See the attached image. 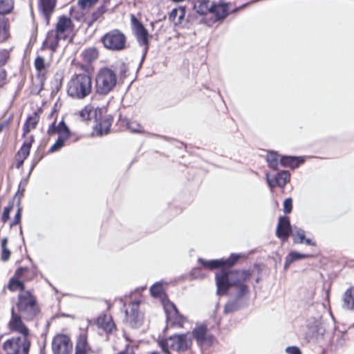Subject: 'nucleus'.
<instances>
[{
  "label": "nucleus",
  "instance_id": "obj_1",
  "mask_svg": "<svg viewBox=\"0 0 354 354\" xmlns=\"http://www.w3.org/2000/svg\"><path fill=\"white\" fill-rule=\"evenodd\" d=\"M16 307L10 310V319L8 328L11 332L20 334L19 336L8 339L2 346L6 354H29L31 342L29 339L30 330L24 321H33L40 313V308L35 296L30 290L20 292L17 297Z\"/></svg>",
  "mask_w": 354,
  "mask_h": 354
},
{
  "label": "nucleus",
  "instance_id": "obj_2",
  "mask_svg": "<svg viewBox=\"0 0 354 354\" xmlns=\"http://www.w3.org/2000/svg\"><path fill=\"white\" fill-rule=\"evenodd\" d=\"M252 275L248 270H221L215 274L216 294L218 296L227 295L230 288L235 287V297L230 299L225 304L223 313H232L248 307L249 299L246 295L250 290L245 281Z\"/></svg>",
  "mask_w": 354,
  "mask_h": 354
},
{
  "label": "nucleus",
  "instance_id": "obj_3",
  "mask_svg": "<svg viewBox=\"0 0 354 354\" xmlns=\"http://www.w3.org/2000/svg\"><path fill=\"white\" fill-rule=\"evenodd\" d=\"M158 344L165 354H171L169 349L178 353H184L191 349L192 337L188 333L170 335L167 338L158 339Z\"/></svg>",
  "mask_w": 354,
  "mask_h": 354
},
{
  "label": "nucleus",
  "instance_id": "obj_4",
  "mask_svg": "<svg viewBox=\"0 0 354 354\" xmlns=\"http://www.w3.org/2000/svg\"><path fill=\"white\" fill-rule=\"evenodd\" d=\"M92 91L91 77L85 73L74 75L68 83L67 93L75 99L82 100Z\"/></svg>",
  "mask_w": 354,
  "mask_h": 354
},
{
  "label": "nucleus",
  "instance_id": "obj_5",
  "mask_svg": "<svg viewBox=\"0 0 354 354\" xmlns=\"http://www.w3.org/2000/svg\"><path fill=\"white\" fill-rule=\"evenodd\" d=\"M117 75L114 71L109 67L101 68L95 75V93L105 96L110 93L116 86Z\"/></svg>",
  "mask_w": 354,
  "mask_h": 354
},
{
  "label": "nucleus",
  "instance_id": "obj_6",
  "mask_svg": "<svg viewBox=\"0 0 354 354\" xmlns=\"http://www.w3.org/2000/svg\"><path fill=\"white\" fill-rule=\"evenodd\" d=\"M101 41L106 48L120 51L126 48L127 37L120 30L114 29L106 32L101 38Z\"/></svg>",
  "mask_w": 354,
  "mask_h": 354
},
{
  "label": "nucleus",
  "instance_id": "obj_7",
  "mask_svg": "<svg viewBox=\"0 0 354 354\" xmlns=\"http://www.w3.org/2000/svg\"><path fill=\"white\" fill-rule=\"evenodd\" d=\"M241 257V254L232 253L227 259H218L212 260H205L203 258H198V262L200 265L206 269L212 270L215 269L221 268V270H226L234 266ZM220 271V270H218Z\"/></svg>",
  "mask_w": 354,
  "mask_h": 354
},
{
  "label": "nucleus",
  "instance_id": "obj_8",
  "mask_svg": "<svg viewBox=\"0 0 354 354\" xmlns=\"http://www.w3.org/2000/svg\"><path fill=\"white\" fill-rule=\"evenodd\" d=\"M37 274V267L35 266L32 268L28 267H19L18 268L15 275L10 278L8 284V288L10 291H15L17 290H21V292L25 291L24 283L19 280L18 278L24 277L27 280H30L32 277Z\"/></svg>",
  "mask_w": 354,
  "mask_h": 354
},
{
  "label": "nucleus",
  "instance_id": "obj_9",
  "mask_svg": "<svg viewBox=\"0 0 354 354\" xmlns=\"http://www.w3.org/2000/svg\"><path fill=\"white\" fill-rule=\"evenodd\" d=\"M140 301L135 300L129 304V307L124 310L125 322L132 328H140L144 319V315L139 310Z\"/></svg>",
  "mask_w": 354,
  "mask_h": 354
},
{
  "label": "nucleus",
  "instance_id": "obj_10",
  "mask_svg": "<svg viewBox=\"0 0 354 354\" xmlns=\"http://www.w3.org/2000/svg\"><path fill=\"white\" fill-rule=\"evenodd\" d=\"M189 336L192 339L196 340L197 345L200 347L210 346L214 340V335L208 333L207 327L205 324H196Z\"/></svg>",
  "mask_w": 354,
  "mask_h": 354
},
{
  "label": "nucleus",
  "instance_id": "obj_11",
  "mask_svg": "<svg viewBox=\"0 0 354 354\" xmlns=\"http://www.w3.org/2000/svg\"><path fill=\"white\" fill-rule=\"evenodd\" d=\"M131 29L140 46H149V34L143 24L133 15H131Z\"/></svg>",
  "mask_w": 354,
  "mask_h": 354
},
{
  "label": "nucleus",
  "instance_id": "obj_12",
  "mask_svg": "<svg viewBox=\"0 0 354 354\" xmlns=\"http://www.w3.org/2000/svg\"><path fill=\"white\" fill-rule=\"evenodd\" d=\"M73 344L66 335L58 334L52 341L53 354H71Z\"/></svg>",
  "mask_w": 354,
  "mask_h": 354
},
{
  "label": "nucleus",
  "instance_id": "obj_13",
  "mask_svg": "<svg viewBox=\"0 0 354 354\" xmlns=\"http://www.w3.org/2000/svg\"><path fill=\"white\" fill-rule=\"evenodd\" d=\"M94 122V129L96 130L97 136H102L109 132L113 118L110 115H103V110L100 109V112L95 116Z\"/></svg>",
  "mask_w": 354,
  "mask_h": 354
},
{
  "label": "nucleus",
  "instance_id": "obj_14",
  "mask_svg": "<svg viewBox=\"0 0 354 354\" xmlns=\"http://www.w3.org/2000/svg\"><path fill=\"white\" fill-rule=\"evenodd\" d=\"M290 173L288 170H282L276 173L272 178L266 174V181L270 189L279 187L283 189L290 180Z\"/></svg>",
  "mask_w": 354,
  "mask_h": 354
},
{
  "label": "nucleus",
  "instance_id": "obj_15",
  "mask_svg": "<svg viewBox=\"0 0 354 354\" xmlns=\"http://www.w3.org/2000/svg\"><path fill=\"white\" fill-rule=\"evenodd\" d=\"M292 232V227L289 217L287 216H280L276 228V236L282 241H286Z\"/></svg>",
  "mask_w": 354,
  "mask_h": 354
},
{
  "label": "nucleus",
  "instance_id": "obj_16",
  "mask_svg": "<svg viewBox=\"0 0 354 354\" xmlns=\"http://www.w3.org/2000/svg\"><path fill=\"white\" fill-rule=\"evenodd\" d=\"M66 36H62L54 30H49L47 32L46 39L43 41L41 49L48 48L53 53H55L58 46L59 40L63 38L66 39Z\"/></svg>",
  "mask_w": 354,
  "mask_h": 354
},
{
  "label": "nucleus",
  "instance_id": "obj_17",
  "mask_svg": "<svg viewBox=\"0 0 354 354\" xmlns=\"http://www.w3.org/2000/svg\"><path fill=\"white\" fill-rule=\"evenodd\" d=\"M304 161V158L301 156L282 155L280 157L279 163L281 167L295 169L303 164Z\"/></svg>",
  "mask_w": 354,
  "mask_h": 354
},
{
  "label": "nucleus",
  "instance_id": "obj_18",
  "mask_svg": "<svg viewBox=\"0 0 354 354\" xmlns=\"http://www.w3.org/2000/svg\"><path fill=\"white\" fill-rule=\"evenodd\" d=\"M212 9L210 10L209 13L214 15L216 21H222L227 17L229 11L227 3L221 2L217 3L212 2Z\"/></svg>",
  "mask_w": 354,
  "mask_h": 354
},
{
  "label": "nucleus",
  "instance_id": "obj_19",
  "mask_svg": "<svg viewBox=\"0 0 354 354\" xmlns=\"http://www.w3.org/2000/svg\"><path fill=\"white\" fill-rule=\"evenodd\" d=\"M96 324L106 333H112L113 331L116 329L115 324L112 317L106 315L99 316L96 319Z\"/></svg>",
  "mask_w": 354,
  "mask_h": 354
},
{
  "label": "nucleus",
  "instance_id": "obj_20",
  "mask_svg": "<svg viewBox=\"0 0 354 354\" xmlns=\"http://www.w3.org/2000/svg\"><path fill=\"white\" fill-rule=\"evenodd\" d=\"M57 3V0H39V7L41 10L47 24L53 12Z\"/></svg>",
  "mask_w": 354,
  "mask_h": 354
},
{
  "label": "nucleus",
  "instance_id": "obj_21",
  "mask_svg": "<svg viewBox=\"0 0 354 354\" xmlns=\"http://www.w3.org/2000/svg\"><path fill=\"white\" fill-rule=\"evenodd\" d=\"M189 1L193 10L200 15H205L207 12H210V10L212 9L209 0H189Z\"/></svg>",
  "mask_w": 354,
  "mask_h": 354
},
{
  "label": "nucleus",
  "instance_id": "obj_22",
  "mask_svg": "<svg viewBox=\"0 0 354 354\" xmlns=\"http://www.w3.org/2000/svg\"><path fill=\"white\" fill-rule=\"evenodd\" d=\"M39 121V115L37 111H34L32 114L29 115L23 126L22 137H25L32 129H35Z\"/></svg>",
  "mask_w": 354,
  "mask_h": 354
},
{
  "label": "nucleus",
  "instance_id": "obj_23",
  "mask_svg": "<svg viewBox=\"0 0 354 354\" xmlns=\"http://www.w3.org/2000/svg\"><path fill=\"white\" fill-rule=\"evenodd\" d=\"M106 12V8L104 4L100 6L95 10H94L90 17H86L84 22L87 26L91 27L95 22L103 19L104 14Z\"/></svg>",
  "mask_w": 354,
  "mask_h": 354
},
{
  "label": "nucleus",
  "instance_id": "obj_24",
  "mask_svg": "<svg viewBox=\"0 0 354 354\" xmlns=\"http://www.w3.org/2000/svg\"><path fill=\"white\" fill-rule=\"evenodd\" d=\"M281 156L277 151H268L266 157L268 167L274 171L278 170L279 165H280L279 160Z\"/></svg>",
  "mask_w": 354,
  "mask_h": 354
},
{
  "label": "nucleus",
  "instance_id": "obj_25",
  "mask_svg": "<svg viewBox=\"0 0 354 354\" xmlns=\"http://www.w3.org/2000/svg\"><path fill=\"white\" fill-rule=\"evenodd\" d=\"M344 309L354 310V286L348 288L343 295V304Z\"/></svg>",
  "mask_w": 354,
  "mask_h": 354
},
{
  "label": "nucleus",
  "instance_id": "obj_26",
  "mask_svg": "<svg viewBox=\"0 0 354 354\" xmlns=\"http://www.w3.org/2000/svg\"><path fill=\"white\" fill-rule=\"evenodd\" d=\"M35 141V137L31 135L28 139L24 141L21 148L17 153V157H22L26 159L30 154L32 145Z\"/></svg>",
  "mask_w": 354,
  "mask_h": 354
},
{
  "label": "nucleus",
  "instance_id": "obj_27",
  "mask_svg": "<svg viewBox=\"0 0 354 354\" xmlns=\"http://www.w3.org/2000/svg\"><path fill=\"white\" fill-rule=\"evenodd\" d=\"M10 26L8 18L0 15V43L6 41L10 37Z\"/></svg>",
  "mask_w": 354,
  "mask_h": 354
},
{
  "label": "nucleus",
  "instance_id": "obj_28",
  "mask_svg": "<svg viewBox=\"0 0 354 354\" xmlns=\"http://www.w3.org/2000/svg\"><path fill=\"white\" fill-rule=\"evenodd\" d=\"M72 24L71 19L66 16H62L59 17L56 28L54 31L58 32V34L64 36L65 32L70 28Z\"/></svg>",
  "mask_w": 354,
  "mask_h": 354
},
{
  "label": "nucleus",
  "instance_id": "obj_29",
  "mask_svg": "<svg viewBox=\"0 0 354 354\" xmlns=\"http://www.w3.org/2000/svg\"><path fill=\"white\" fill-rule=\"evenodd\" d=\"M185 321V317L179 311L171 314V315H168V317L166 319L167 323L170 322L171 326L177 327H182Z\"/></svg>",
  "mask_w": 354,
  "mask_h": 354
},
{
  "label": "nucleus",
  "instance_id": "obj_30",
  "mask_svg": "<svg viewBox=\"0 0 354 354\" xmlns=\"http://www.w3.org/2000/svg\"><path fill=\"white\" fill-rule=\"evenodd\" d=\"M99 112H100V109H93L86 106L80 111V116L84 120H91L93 118L95 119L97 114H99Z\"/></svg>",
  "mask_w": 354,
  "mask_h": 354
},
{
  "label": "nucleus",
  "instance_id": "obj_31",
  "mask_svg": "<svg viewBox=\"0 0 354 354\" xmlns=\"http://www.w3.org/2000/svg\"><path fill=\"white\" fill-rule=\"evenodd\" d=\"M58 136H62L66 140H68L71 136V131L64 120L62 119L57 124Z\"/></svg>",
  "mask_w": 354,
  "mask_h": 354
},
{
  "label": "nucleus",
  "instance_id": "obj_32",
  "mask_svg": "<svg viewBox=\"0 0 354 354\" xmlns=\"http://www.w3.org/2000/svg\"><path fill=\"white\" fill-rule=\"evenodd\" d=\"M14 8V0H0V15L5 16L12 12Z\"/></svg>",
  "mask_w": 354,
  "mask_h": 354
},
{
  "label": "nucleus",
  "instance_id": "obj_33",
  "mask_svg": "<svg viewBox=\"0 0 354 354\" xmlns=\"http://www.w3.org/2000/svg\"><path fill=\"white\" fill-rule=\"evenodd\" d=\"M8 238L3 237L1 241V259L3 261H8L10 259L11 252L10 250L7 248L8 245Z\"/></svg>",
  "mask_w": 354,
  "mask_h": 354
},
{
  "label": "nucleus",
  "instance_id": "obj_34",
  "mask_svg": "<svg viewBox=\"0 0 354 354\" xmlns=\"http://www.w3.org/2000/svg\"><path fill=\"white\" fill-rule=\"evenodd\" d=\"M294 231L292 232V236L293 237L294 243H304L305 240V231L297 226L294 227Z\"/></svg>",
  "mask_w": 354,
  "mask_h": 354
},
{
  "label": "nucleus",
  "instance_id": "obj_35",
  "mask_svg": "<svg viewBox=\"0 0 354 354\" xmlns=\"http://www.w3.org/2000/svg\"><path fill=\"white\" fill-rule=\"evenodd\" d=\"M97 50L95 48L85 50L82 53L83 59L86 62L91 63L97 57Z\"/></svg>",
  "mask_w": 354,
  "mask_h": 354
},
{
  "label": "nucleus",
  "instance_id": "obj_36",
  "mask_svg": "<svg viewBox=\"0 0 354 354\" xmlns=\"http://www.w3.org/2000/svg\"><path fill=\"white\" fill-rule=\"evenodd\" d=\"M346 335V331H339L336 334V339L334 343L336 349L342 348L346 345L348 340Z\"/></svg>",
  "mask_w": 354,
  "mask_h": 354
},
{
  "label": "nucleus",
  "instance_id": "obj_37",
  "mask_svg": "<svg viewBox=\"0 0 354 354\" xmlns=\"http://www.w3.org/2000/svg\"><path fill=\"white\" fill-rule=\"evenodd\" d=\"M67 140L62 136H58L55 142L50 147L47 153H52L59 151L64 146Z\"/></svg>",
  "mask_w": 354,
  "mask_h": 354
},
{
  "label": "nucleus",
  "instance_id": "obj_38",
  "mask_svg": "<svg viewBox=\"0 0 354 354\" xmlns=\"http://www.w3.org/2000/svg\"><path fill=\"white\" fill-rule=\"evenodd\" d=\"M287 257L289 258L290 261L292 263L299 261L303 259H306L311 257L310 254L301 253L297 251H291L287 254Z\"/></svg>",
  "mask_w": 354,
  "mask_h": 354
},
{
  "label": "nucleus",
  "instance_id": "obj_39",
  "mask_svg": "<svg viewBox=\"0 0 354 354\" xmlns=\"http://www.w3.org/2000/svg\"><path fill=\"white\" fill-rule=\"evenodd\" d=\"M163 292V287L160 282H156L150 288L151 295L153 297H158Z\"/></svg>",
  "mask_w": 354,
  "mask_h": 354
},
{
  "label": "nucleus",
  "instance_id": "obj_40",
  "mask_svg": "<svg viewBox=\"0 0 354 354\" xmlns=\"http://www.w3.org/2000/svg\"><path fill=\"white\" fill-rule=\"evenodd\" d=\"M127 127L132 133H142V127L136 121H129L127 122Z\"/></svg>",
  "mask_w": 354,
  "mask_h": 354
},
{
  "label": "nucleus",
  "instance_id": "obj_41",
  "mask_svg": "<svg viewBox=\"0 0 354 354\" xmlns=\"http://www.w3.org/2000/svg\"><path fill=\"white\" fill-rule=\"evenodd\" d=\"M44 156H45V153L44 152H41L39 151V149H38L35 154L33 159L32 160L30 172H29L28 175L30 174V173L34 169V168L36 167V165L44 158Z\"/></svg>",
  "mask_w": 354,
  "mask_h": 354
},
{
  "label": "nucleus",
  "instance_id": "obj_42",
  "mask_svg": "<svg viewBox=\"0 0 354 354\" xmlns=\"http://www.w3.org/2000/svg\"><path fill=\"white\" fill-rule=\"evenodd\" d=\"M164 310L166 315V319L168 317V315H171V314L176 313V312L178 311L176 305L171 301H168L164 305Z\"/></svg>",
  "mask_w": 354,
  "mask_h": 354
},
{
  "label": "nucleus",
  "instance_id": "obj_43",
  "mask_svg": "<svg viewBox=\"0 0 354 354\" xmlns=\"http://www.w3.org/2000/svg\"><path fill=\"white\" fill-rule=\"evenodd\" d=\"M88 342L87 338L84 335H80L77 341L75 349H83L84 351H87Z\"/></svg>",
  "mask_w": 354,
  "mask_h": 354
},
{
  "label": "nucleus",
  "instance_id": "obj_44",
  "mask_svg": "<svg viewBox=\"0 0 354 354\" xmlns=\"http://www.w3.org/2000/svg\"><path fill=\"white\" fill-rule=\"evenodd\" d=\"M190 279H203L205 274L200 267L194 268L189 272Z\"/></svg>",
  "mask_w": 354,
  "mask_h": 354
},
{
  "label": "nucleus",
  "instance_id": "obj_45",
  "mask_svg": "<svg viewBox=\"0 0 354 354\" xmlns=\"http://www.w3.org/2000/svg\"><path fill=\"white\" fill-rule=\"evenodd\" d=\"M35 67L39 72L42 71L46 68L45 60L44 57L37 56L35 59Z\"/></svg>",
  "mask_w": 354,
  "mask_h": 354
},
{
  "label": "nucleus",
  "instance_id": "obj_46",
  "mask_svg": "<svg viewBox=\"0 0 354 354\" xmlns=\"http://www.w3.org/2000/svg\"><path fill=\"white\" fill-rule=\"evenodd\" d=\"M13 205L10 203L9 205L4 207L2 215H1V221L3 223H6L8 220L10 218V214L11 210L12 209Z\"/></svg>",
  "mask_w": 354,
  "mask_h": 354
},
{
  "label": "nucleus",
  "instance_id": "obj_47",
  "mask_svg": "<svg viewBox=\"0 0 354 354\" xmlns=\"http://www.w3.org/2000/svg\"><path fill=\"white\" fill-rule=\"evenodd\" d=\"M10 57V50L6 49H0V67L4 66Z\"/></svg>",
  "mask_w": 354,
  "mask_h": 354
},
{
  "label": "nucleus",
  "instance_id": "obj_48",
  "mask_svg": "<svg viewBox=\"0 0 354 354\" xmlns=\"http://www.w3.org/2000/svg\"><path fill=\"white\" fill-rule=\"evenodd\" d=\"M292 210V199L287 198L283 203V211L285 214H290Z\"/></svg>",
  "mask_w": 354,
  "mask_h": 354
},
{
  "label": "nucleus",
  "instance_id": "obj_49",
  "mask_svg": "<svg viewBox=\"0 0 354 354\" xmlns=\"http://www.w3.org/2000/svg\"><path fill=\"white\" fill-rule=\"evenodd\" d=\"M98 0H78L77 4L82 9H86L91 7Z\"/></svg>",
  "mask_w": 354,
  "mask_h": 354
},
{
  "label": "nucleus",
  "instance_id": "obj_50",
  "mask_svg": "<svg viewBox=\"0 0 354 354\" xmlns=\"http://www.w3.org/2000/svg\"><path fill=\"white\" fill-rule=\"evenodd\" d=\"M27 182H28V178H24L23 180H21L19 185V189H18V192L16 193V196L18 195L19 192H21V194H20V196H19V199H18V204L19 205L20 203H21V198L23 196V193L25 191V187L27 184Z\"/></svg>",
  "mask_w": 354,
  "mask_h": 354
},
{
  "label": "nucleus",
  "instance_id": "obj_51",
  "mask_svg": "<svg viewBox=\"0 0 354 354\" xmlns=\"http://www.w3.org/2000/svg\"><path fill=\"white\" fill-rule=\"evenodd\" d=\"M20 204H18V209L15 215L13 221L10 223V227H12L14 225H17L20 223L21 218V208L20 207Z\"/></svg>",
  "mask_w": 354,
  "mask_h": 354
},
{
  "label": "nucleus",
  "instance_id": "obj_52",
  "mask_svg": "<svg viewBox=\"0 0 354 354\" xmlns=\"http://www.w3.org/2000/svg\"><path fill=\"white\" fill-rule=\"evenodd\" d=\"M285 351L288 354H302L300 348L297 346H290L286 348Z\"/></svg>",
  "mask_w": 354,
  "mask_h": 354
},
{
  "label": "nucleus",
  "instance_id": "obj_53",
  "mask_svg": "<svg viewBox=\"0 0 354 354\" xmlns=\"http://www.w3.org/2000/svg\"><path fill=\"white\" fill-rule=\"evenodd\" d=\"M48 136H53L55 133H58L57 125H56V121H53L48 127L47 130Z\"/></svg>",
  "mask_w": 354,
  "mask_h": 354
},
{
  "label": "nucleus",
  "instance_id": "obj_54",
  "mask_svg": "<svg viewBox=\"0 0 354 354\" xmlns=\"http://www.w3.org/2000/svg\"><path fill=\"white\" fill-rule=\"evenodd\" d=\"M178 9V11H180V15L178 16V21L179 24H180L184 19L186 14V7L185 6H180Z\"/></svg>",
  "mask_w": 354,
  "mask_h": 354
},
{
  "label": "nucleus",
  "instance_id": "obj_55",
  "mask_svg": "<svg viewBox=\"0 0 354 354\" xmlns=\"http://www.w3.org/2000/svg\"><path fill=\"white\" fill-rule=\"evenodd\" d=\"M6 70L0 67V87L6 83Z\"/></svg>",
  "mask_w": 354,
  "mask_h": 354
},
{
  "label": "nucleus",
  "instance_id": "obj_56",
  "mask_svg": "<svg viewBox=\"0 0 354 354\" xmlns=\"http://www.w3.org/2000/svg\"><path fill=\"white\" fill-rule=\"evenodd\" d=\"M178 8H174L171 10L170 13L169 14V19L170 21H175L177 15H178Z\"/></svg>",
  "mask_w": 354,
  "mask_h": 354
},
{
  "label": "nucleus",
  "instance_id": "obj_57",
  "mask_svg": "<svg viewBox=\"0 0 354 354\" xmlns=\"http://www.w3.org/2000/svg\"><path fill=\"white\" fill-rule=\"evenodd\" d=\"M127 71V66L124 63L121 64V65L120 66V76L121 78L126 77Z\"/></svg>",
  "mask_w": 354,
  "mask_h": 354
},
{
  "label": "nucleus",
  "instance_id": "obj_58",
  "mask_svg": "<svg viewBox=\"0 0 354 354\" xmlns=\"http://www.w3.org/2000/svg\"><path fill=\"white\" fill-rule=\"evenodd\" d=\"M145 48H144V50H143V53H142V57H141V59H140V64H139V68H140L143 64V62L145 61V57H146V55L147 54V52L149 50V46H143Z\"/></svg>",
  "mask_w": 354,
  "mask_h": 354
},
{
  "label": "nucleus",
  "instance_id": "obj_59",
  "mask_svg": "<svg viewBox=\"0 0 354 354\" xmlns=\"http://www.w3.org/2000/svg\"><path fill=\"white\" fill-rule=\"evenodd\" d=\"M304 243H305L307 245L316 246V243L309 238L305 237V240H304Z\"/></svg>",
  "mask_w": 354,
  "mask_h": 354
},
{
  "label": "nucleus",
  "instance_id": "obj_60",
  "mask_svg": "<svg viewBox=\"0 0 354 354\" xmlns=\"http://www.w3.org/2000/svg\"><path fill=\"white\" fill-rule=\"evenodd\" d=\"M17 162L16 163V167L19 169L24 164V162L26 159H24L22 157H18Z\"/></svg>",
  "mask_w": 354,
  "mask_h": 354
},
{
  "label": "nucleus",
  "instance_id": "obj_61",
  "mask_svg": "<svg viewBox=\"0 0 354 354\" xmlns=\"http://www.w3.org/2000/svg\"><path fill=\"white\" fill-rule=\"evenodd\" d=\"M288 260H289V258L286 256V259H285L284 266H283L284 270L288 269L289 268L290 265L292 263V261H290Z\"/></svg>",
  "mask_w": 354,
  "mask_h": 354
},
{
  "label": "nucleus",
  "instance_id": "obj_62",
  "mask_svg": "<svg viewBox=\"0 0 354 354\" xmlns=\"http://www.w3.org/2000/svg\"><path fill=\"white\" fill-rule=\"evenodd\" d=\"M8 125V122L7 121H4L1 123H0V133L3 131V129L4 128H6Z\"/></svg>",
  "mask_w": 354,
  "mask_h": 354
},
{
  "label": "nucleus",
  "instance_id": "obj_63",
  "mask_svg": "<svg viewBox=\"0 0 354 354\" xmlns=\"http://www.w3.org/2000/svg\"><path fill=\"white\" fill-rule=\"evenodd\" d=\"M75 354H87V351L77 348V349H75Z\"/></svg>",
  "mask_w": 354,
  "mask_h": 354
},
{
  "label": "nucleus",
  "instance_id": "obj_64",
  "mask_svg": "<svg viewBox=\"0 0 354 354\" xmlns=\"http://www.w3.org/2000/svg\"><path fill=\"white\" fill-rule=\"evenodd\" d=\"M151 354H165L162 352V353H160V352H158V351H153L152 352Z\"/></svg>",
  "mask_w": 354,
  "mask_h": 354
}]
</instances>
